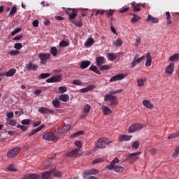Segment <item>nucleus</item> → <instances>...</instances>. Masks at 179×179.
<instances>
[{"instance_id":"nucleus-60","label":"nucleus","mask_w":179,"mask_h":179,"mask_svg":"<svg viewBox=\"0 0 179 179\" xmlns=\"http://www.w3.org/2000/svg\"><path fill=\"white\" fill-rule=\"evenodd\" d=\"M21 124H22V125H30V120L29 119H25L22 120Z\"/></svg>"},{"instance_id":"nucleus-63","label":"nucleus","mask_w":179,"mask_h":179,"mask_svg":"<svg viewBox=\"0 0 179 179\" xmlns=\"http://www.w3.org/2000/svg\"><path fill=\"white\" fill-rule=\"evenodd\" d=\"M66 92V87L62 86L59 87V93H65Z\"/></svg>"},{"instance_id":"nucleus-21","label":"nucleus","mask_w":179,"mask_h":179,"mask_svg":"<svg viewBox=\"0 0 179 179\" xmlns=\"http://www.w3.org/2000/svg\"><path fill=\"white\" fill-rule=\"evenodd\" d=\"M147 22H150V23H159V18L153 17L150 15H148Z\"/></svg>"},{"instance_id":"nucleus-24","label":"nucleus","mask_w":179,"mask_h":179,"mask_svg":"<svg viewBox=\"0 0 179 179\" xmlns=\"http://www.w3.org/2000/svg\"><path fill=\"white\" fill-rule=\"evenodd\" d=\"M101 110H102V112L103 113L104 115H107L111 114V113H113V110H111V109H110L106 106H102Z\"/></svg>"},{"instance_id":"nucleus-62","label":"nucleus","mask_w":179,"mask_h":179,"mask_svg":"<svg viewBox=\"0 0 179 179\" xmlns=\"http://www.w3.org/2000/svg\"><path fill=\"white\" fill-rule=\"evenodd\" d=\"M110 69V66L103 65L100 67V71H108Z\"/></svg>"},{"instance_id":"nucleus-61","label":"nucleus","mask_w":179,"mask_h":179,"mask_svg":"<svg viewBox=\"0 0 179 179\" xmlns=\"http://www.w3.org/2000/svg\"><path fill=\"white\" fill-rule=\"evenodd\" d=\"M6 115H7L6 121L8 120H10V118H13V117H15L13 112L8 113Z\"/></svg>"},{"instance_id":"nucleus-29","label":"nucleus","mask_w":179,"mask_h":179,"mask_svg":"<svg viewBox=\"0 0 179 179\" xmlns=\"http://www.w3.org/2000/svg\"><path fill=\"white\" fill-rule=\"evenodd\" d=\"M94 87L93 85H89L85 88H82L80 90V93H86V92H90V90H93Z\"/></svg>"},{"instance_id":"nucleus-22","label":"nucleus","mask_w":179,"mask_h":179,"mask_svg":"<svg viewBox=\"0 0 179 179\" xmlns=\"http://www.w3.org/2000/svg\"><path fill=\"white\" fill-rule=\"evenodd\" d=\"M51 174H52V171L42 173V179H51Z\"/></svg>"},{"instance_id":"nucleus-58","label":"nucleus","mask_w":179,"mask_h":179,"mask_svg":"<svg viewBox=\"0 0 179 179\" xmlns=\"http://www.w3.org/2000/svg\"><path fill=\"white\" fill-rule=\"evenodd\" d=\"M10 55H19L20 52L19 50H10L9 52Z\"/></svg>"},{"instance_id":"nucleus-8","label":"nucleus","mask_w":179,"mask_h":179,"mask_svg":"<svg viewBox=\"0 0 179 179\" xmlns=\"http://www.w3.org/2000/svg\"><path fill=\"white\" fill-rule=\"evenodd\" d=\"M139 155H141V152L130 154L127 159L130 163H135L139 159Z\"/></svg>"},{"instance_id":"nucleus-50","label":"nucleus","mask_w":179,"mask_h":179,"mask_svg":"<svg viewBox=\"0 0 179 179\" xmlns=\"http://www.w3.org/2000/svg\"><path fill=\"white\" fill-rule=\"evenodd\" d=\"M6 170H8V171H15V172L17 171V170L15 168L13 164H10V166H8L6 168Z\"/></svg>"},{"instance_id":"nucleus-35","label":"nucleus","mask_w":179,"mask_h":179,"mask_svg":"<svg viewBox=\"0 0 179 179\" xmlns=\"http://www.w3.org/2000/svg\"><path fill=\"white\" fill-rule=\"evenodd\" d=\"M113 45H115V47H121L122 45V40L117 38L115 41L113 42Z\"/></svg>"},{"instance_id":"nucleus-53","label":"nucleus","mask_w":179,"mask_h":179,"mask_svg":"<svg viewBox=\"0 0 179 179\" xmlns=\"http://www.w3.org/2000/svg\"><path fill=\"white\" fill-rule=\"evenodd\" d=\"M69 43L65 41H62L59 43V47H69Z\"/></svg>"},{"instance_id":"nucleus-5","label":"nucleus","mask_w":179,"mask_h":179,"mask_svg":"<svg viewBox=\"0 0 179 179\" xmlns=\"http://www.w3.org/2000/svg\"><path fill=\"white\" fill-rule=\"evenodd\" d=\"M143 128V125L139 123L133 124L129 127L128 129V132L129 134H134V132L141 131V129H142Z\"/></svg>"},{"instance_id":"nucleus-12","label":"nucleus","mask_w":179,"mask_h":179,"mask_svg":"<svg viewBox=\"0 0 179 179\" xmlns=\"http://www.w3.org/2000/svg\"><path fill=\"white\" fill-rule=\"evenodd\" d=\"M39 113L41 114H54V110L50 109L48 108L41 107L38 108Z\"/></svg>"},{"instance_id":"nucleus-43","label":"nucleus","mask_w":179,"mask_h":179,"mask_svg":"<svg viewBox=\"0 0 179 179\" xmlns=\"http://www.w3.org/2000/svg\"><path fill=\"white\" fill-rule=\"evenodd\" d=\"M17 12V8L16 6H13L10 13H9V15L10 16H14V15Z\"/></svg>"},{"instance_id":"nucleus-40","label":"nucleus","mask_w":179,"mask_h":179,"mask_svg":"<svg viewBox=\"0 0 179 179\" xmlns=\"http://www.w3.org/2000/svg\"><path fill=\"white\" fill-rule=\"evenodd\" d=\"M51 76L50 73H41L38 78V79H47V78H50Z\"/></svg>"},{"instance_id":"nucleus-52","label":"nucleus","mask_w":179,"mask_h":179,"mask_svg":"<svg viewBox=\"0 0 179 179\" xmlns=\"http://www.w3.org/2000/svg\"><path fill=\"white\" fill-rule=\"evenodd\" d=\"M14 48H15V50H22V48H23V45L20 43H15Z\"/></svg>"},{"instance_id":"nucleus-10","label":"nucleus","mask_w":179,"mask_h":179,"mask_svg":"<svg viewBox=\"0 0 179 179\" xmlns=\"http://www.w3.org/2000/svg\"><path fill=\"white\" fill-rule=\"evenodd\" d=\"M27 71H37L38 65L34 64L33 62H29L25 66Z\"/></svg>"},{"instance_id":"nucleus-14","label":"nucleus","mask_w":179,"mask_h":179,"mask_svg":"<svg viewBox=\"0 0 179 179\" xmlns=\"http://www.w3.org/2000/svg\"><path fill=\"white\" fill-rule=\"evenodd\" d=\"M143 106L145 107V108H148V110H152L154 107L153 103H152V101L145 99L143 101Z\"/></svg>"},{"instance_id":"nucleus-27","label":"nucleus","mask_w":179,"mask_h":179,"mask_svg":"<svg viewBox=\"0 0 179 179\" xmlns=\"http://www.w3.org/2000/svg\"><path fill=\"white\" fill-rule=\"evenodd\" d=\"M96 62L97 66H101V65L104 64V57L100 56L96 57Z\"/></svg>"},{"instance_id":"nucleus-16","label":"nucleus","mask_w":179,"mask_h":179,"mask_svg":"<svg viewBox=\"0 0 179 179\" xmlns=\"http://www.w3.org/2000/svg\"><path fill=\"white\" fill-rule=\"evenodd\" d=\"M40 175L32 173V174H26L24 176L23 179H40Z\"/></svg>"},{"instance_id":"nucleus-23","label":"nucleus","mask_w":179,"mask_h":179,"mask_svg":"<svg viewBox=\"0 0 179 179\" xmlns=\"http://www.w3.org/2000/svg\"><path fill=\"white\" fill-rule=\"evenodd\" d=\"M146 62H145V66H150L152 65V55H150V53L146 54Z\"/></svg>"},{"instance_id":"nucleus-41","label":"nucleus","mask_w":179,"mask_h":179,"mask_svg":"<svg viewBox=\"0 0 179 179\" xmlns=\"http://www.w3.org/2000/svg\"><path fill=\"white\" fill-rule=\"evenodd\" d=\"M90 110H92V106H90V105L89 104H86L84 106L83 112L85 113L86 114H89V113H90Z\"/></svg>"},{"instance_id":"nucleus-11","label":"nucleus","mask_w":179,"mask_h":179,"mask_svg":"<svg viewBox=\"0 0 179 179\" xmlns=\"http://www.w3.org/2000/svg\"><path fill=\"white\" fill-rule=\"evenodd\" d=\"M62 80V76H55L46 80L47 83H54L56 82H61Z\"/></svg>"},{"instance_id":"nucleus-51","label":"nucleus","mask_w":179,"mask_h":179,"mask_svg":"<svg viewBox=\"0 0 179 179\" xmlns=\"http://www.w3.org/2000/svg\"><path fill=\"white\" fill-rule=\"evenodd\" d=\"M52 171V174H53L55 177H61V176H62V173H61L60 171H57L55 170H53Z\"/></svg>"},{"instance_id":"nucleus-30","label":"nucleus","mask_w":179,"mask_h":179,"mask_svg":"<svg viewBox=\"0 0 179 179\" xmlns=\"http://www.w3.org/2000/svg\"><path fill=\"white\" fill-rule=\"evenodd\" d=\"M145 57V56H142L141 57H139V55H136L134 56V60L136 62L137 64H141L142 61H143V59Z\"/></svg>"},{"instance_id":"nucleus-38","label":"nucleus","mask_w":179,"mask_h":179,"mask_svg":"<svg viewBox=\"0 0 179 179\" xmlns=\"http://www.w3.org/2000/svg\"><path fill=\"white\" fill-rule=\"evenodd\" d=\"M50 54H52L53 57H57V55L58 54V49H57L56 47H52L50 48Z\"/></svg>"},{"instance_id":"nucleus-59","label":"nucleus","mask_w":179,"mask_h":179,"mask_svg":"<svg viewBox=\"0 0 179 179\" xmlns=\"http://www.w3.org/2000/svg\"><path fill=\"white\" fill-rule=\"evenodd\" d=\"M17 128H19L20 129L22 130L23 132H25V131H27V127H26V126H23L21 124H17Z\"/></svg>"},{"instance_id":"nucleus-2","label":"nucleus","mask_w":179,"mask_h":179,"mask_svg":"<svg viewBox=\"0 0 179 179\" xmlns=\"http://www.w3.org/2000/svg\"><path fill=\"white\" fill-rule=\"evenodd\" d=\"M111 141H108V140L106 138H99L96 143V149H104L106 145H110Z\"/></svg>"},{"instance_id":"nucleus-13","label":"nucleus","mask_w":179,"mask_h":179,"mask_svg":"<svg viewBox=\"0 0 179 179\" xmlns=\"http://www.w3.org/2000/svg\"><path fill=\"white\" fill-rule=\"evenodd\" d=\"M125 78L124 74H117L115 76H113L110 80L109 82H117V80H122Z\"/></svg>"},{"instance_id":"nucleus-56","label":"nucleus","mask_w":179,"mask_h":179,"mask_svg":"<svg viewBox=\"0 0 179 179\" xmlns=\"http://www.w3.org/2000/svg\"><path fill=\"white\" fill-rule=\"evenodd\" d=\"M21 31H22V28H17L11 32V36H15V34H17V33H19Z\"/></svg>"},{"instance_id":"nucleus-48","label":"nucleus","mask_w":179,"mask_h":179,"mask_svg":"<svg viewBox=\"0 0 179 179\" xmlns=\"http://www.w3.org/2000/svg\"><path fill=\"white\" fill-rule=\"evenodd\" d=\"M139 141H136L134 142H133L132 145H131V148H133V149H139Z\"/></svg>"},{"instance_id":"nucleus-54","label":"nucleus","mask_w":179,"mask_h":179,"mask_svg":"<svg viewBox=\"0 0 179 179\" xmlns=\"http://www.w3.org/2000/svg\"><path fill=\"white\" fill-rule=\"evenodd\" d=\"M73 85H76V86H82V81L80 80H73Z\"/></svg>"},{"instance_id":"nucleus-6","label":"nucleus","mask_w":179,"mask_h":179,"mask_svg":"<svg viewBox=\"0 0 179 179\" xmlns=\"http://www.w3.org/2000/svg\"><path fill=\"white\" fill-rule=\"evenodd\" d=\"M63 9L65 10L66 15H69V13L68 12V10H72V13L69 15V20H73V19H75V17H76L77 13H78V9H76V8H65V7H63Z\"/></svg>"},{"instance_id":"nucleus-44","label":"nucleus","mask_w":179,"mask_h":179,"mask_svg":"<svg viewBox=\"0 0 179 179\" xmlns=\"http://www.w3.org/2000/svg\"><path fill=\"white\" fill-rule=\"evenodd\" d=\"M115 96L111 94H106L104 97V101H110L112 99H114Z\"/></svg>"},{"instance_id":"nucleus-42","label":"nucleus","mask_w":179,"mask_h":179,"mask_svg":"<svg viewBox=\"0 0 179 179\" xmlns=\"http://www.w3.org/2000/svg\"><path fill=\"white\" fill-rule=\"evenodd\" d=\"M117 58V55L115 53H108V59L109 61H114Z\"/></svg>"},{"instance_id":"nucleus-7","label":"nucleus","mask_w":179,"mask_h":179,"mask_svg":"<svg viewBox=\"0 0 179 179\" xmlns=\"http://www.w3.org/2000/svg\"><path fill=\"white\" fill-rule=\"evenodd\" d=\"M38 57L41 59V64L42 65H46L47 61L50 59V57H51V55L50 53H39Z\"/></svg>"},{"instance_id":"nucleus-46","label":"nucleus","mask_w":179,"mask_h":179,"mask_svg":"<svg viewBox=\"0 0 179 179\" xmlns=\"http://www.w3.org/2000/svg\"><path fill=\"white\" fill-rule=\"evenodd\" d=\"M104 162V159L103 158H96L93 160L92 164H97L99 163H103Z\"/></svg>"},{"instance_id":"nucleus-57","label":"nucleus","mask_w":179,"mask_h":179,"mask_svg":"<svg viewBox=\"0 0 179 179\" xmlns=\"http://www.w3.org/2000/svg\"><path fill=\"white\" fill-rule=\"evenodd\" d=\"M178 155H179V145L177 146L176 148L175 149V152L173 154V157H177Z\"/></svg>"},{"instance_id":"nucleus-25","label":"nucleus","mask_w":179,"mask_h":179,"mask_svg":"<svg viewBox=\"0 0 179 179\" xmlns=\"http://www.w3.org/2000/svg\"><path fill=\"white\" fill-rule=\"evenodd\" d=\"M59 100H60V101H64V103H66V101H69V95L66 94H63L59 96Z\"/></svg>"},{"instance_id":"nucleus-45","label":"nucleus","mask_w":179,"mask_h":179,"mask_svg":"<svg viewBox=\"0 0 179 179\" xmlns=\"http://www.w3.org/2000/svg\"><path fill=\"white\" fill-rule=\"evenodd\" d=\"M80 135H83V131H79L71 134V138H77V136H80Z\"/></svg>"},{"instance_id":"nucleus-9","label":"nucleus","mask_w":179,"mask_h":179,"mask_svg":"<svg viewBox=\"0 0 179 179\" xmlns=\"http://www.w3.org/2000/svg\"><path fill=\"white\" fill-rule=\"evenodd\" d=\"M80 149H74L71 152L66 153L67 157H78L80 156Z\"/></svg>"},{"instance_id":"nucleus-34","label":"nucleus","mask_w":179,"mask_h":179,"mask_svg":"<svg viewBox=\"0 0 179 179\" xmlns=\"http://www.w3.org/2000/svg\"><path fill=\"white\" fill-rule=\"evenodd\" d=\"M169 61L171 62H176V61H179V54H175L169 57Z\"/></svg>"},{"instance_id":"nucleus-32","label":"nucleus","mask_w":179,"mask_h":179,"mask_svg":"<svg viewBox=\"0 0 179 179\" xmlns=\"http://www.w3.org/2000/svg\"><path fill=\"white\" fill-rule=\"evenodd\" d=\"M89 69L90 71L94 72V73H96V75H101V72H100V70L98 69L96 66H91Z\"/></svg>"},{"instance_id":"nucleus-1","label":"nucleus","mask_w":179,"mask_h":179,"mask_svg":"<svg viewBox=\"0 0 179 179\" xmlns=\"http://www.w3.org/2000/svg\"><path fill=\"white\" fill-rule=\"evenodd\" d=\"M117 163H120V159L118 157H115L113 160H112L110 164L106 165V168L108 170H113L115 173H122L124 171V167L122 166L115 165Z\"/></svg>"},{"instance_id":"nucleus-28","label":"nucleus","mask_w":179,"mask_h":179,"mask_svg":"<svg viewBox=\"0 0 179 179\" xmlns=\"http://www.w3.org/2000/svg\"><path fill=\"white\" fill-rule=\"evenodd\" d=\"M131 6H133V10L134 12H139L141 11V3H131Z\"/></svg>"},{"instance_id":"nucleus-20","label":"nucleus","mask_w":179,"mask_h":179,"mask_svg":"<svg viewBox=\"0 0 179 179\" xmlns=\"http://www.w3.org/2000/svg\"><path fill=\"white\" fill-rule=\"evenodd\" d=\"M90 64H92V62L89 60L83 61L80 64V68L81 69H86V68L90 66Z\"/></svg>"},{"instance_id":"nucleus-31","label":"nucleus","mask_w":179,"mask_h":179,"mask_svg":"<svg viewBox=\"0 0 179 179\" xmlns=\"http://www.w3.org/2000/svg\"><path fill=\"white\" fill-rule=\"evenodd\" d=\"M15 73H16V69H11L6 73V76L7 78H9V77L13 76Z\"/></svg>"},{"instance_id":"nucleus-55","label":"nucleus","mask_w":179,"mask_h":179,"mask_svg":"<svg viewBox=\"0 0 179 179\" xmlns=\"http://www.w3.org/2000/svg\"><path fill=\"white\" fill-rule=\"evenodd\" d=\"M110 106H116L117 105V96H114L113 99H110Z\"/></svg>"},{"instance_id":"nucleus-19","label":"nucleus","mask_w":179,"mask_h":179,"mask_svg":"<svg viewBox=\"0 0 179 179\" xmlns=\"http://www.w3.org/2000/svg\"><path fill=\"white\" fill-rule=\"evenodd\" d=\"M132 136H127V135H120L118 137L119 142H125L127 141H131Z\"/></svg>"},{"instance_id":"nucleus-37","label":"nucleus","mask_w":179,"mask_h":179,"mask_svg":"<svg viewBox=\"0 0 179 179\" xmlns=\"http://www.w3.org/2000/svg\"><path fill=\"white\" fill-rule=\"evenodd\" d=\"M132 16L131 23H136V22H139V20H141V17L138 16V15L132 14Z\"/></svg>"},{"instance_id":"nucleus-15","label":"nucleus","mask_w":179,"mask_h":179,"mask_svg":"<svg viewBox=\"0 0 179 179\" xmlns=\"http://www.w3.org/2000/svg\"><path fill=\"white\" fill-rule=\"evenodd\" d=\"M166 73L168 75H173V72H174V63H170V64L165 69Z\"/></svg>"},{"instance_id":"nucleus-64","label":"nucleus","mask_w":179,"mask_h":179,"mask_svg":"<svg viewBox=\"0 0 179 179\" xmlns=\"http://www.w3.org/2000/svg\"><path fill=\"white\" fill-rule=\"evenodd\" d=\"M63 129L65 132H68L69 129H71V125L70 124H65L63 127Z\"/></svg>"},{"instance_id":"nucleus-47","label":"nucleus","mask_w":179,"mask_h":179,"mask_svg":"<svg viewBox=\"0 0 179 179\" xmlns=\"http://www.w3.org/2000/svg\"><path fill=\"white\" fill-rule=\"evenodd\" d=\"M52 105L54 106V107H55V108H59V101H58V99H55L52 101Z\"/></svg>"},{"instance_id":"nucleus-49","label":"nucleus","mask_w":179,"mask_h":179,"mask_svg":"<svg viewBox=\"0 0 179 179\" xmlns=\"http://www.w3.org/2000/svg\"><path fill=\"white\" fill-rule=\"evenodd\" d=\"M7 124H8V125H11V127H15L16 125V120H7Z\"/></svg>"},{"instance_id":"nucleus-39","label":"nucleus","mask_w":179,"mask_h":179,"mask_svg":"<svg viewBox=\"0 0 179 179\" xmlns=\"http://www.w3.org/2000/svg\"><path fill=\"white\" fill-rule=\"evenodd\" d=\"M176 138H179V131L176 133H173L168 136V139H174Z\"/></svg>"},{"instance_id":"nucleus-26","label":"nucleus","mask_w":179,"mask_h":179,"mask_svg":"<svg viewBox=\"0 0 179 179\" xmlns=\"http://www.w3.org/2000/svg\"><path fill=\"white\" fill-rule=\"evenodd\" d=\"M93 44H94V39H93V38H89L85 43V45L87 48H89V47H92Z\"/></svg>"},{"instance_id":"nucleus-3","label":"nucleus","mask_w":179,"mask_h":179,"mask_svg":"<svg viewBox=\"0 0 179 179\" xmlns=\"http://www.w3.org/2000/svg\"><path fill=\"white\" fill-rule=\"evenodd\" d=\"M43 139H45V141H53L54 142H57L58 139H59V136L54 134V133H45L43 136Z\"/></svg>"},{"instance_id":"nucleus-4","label":"nucleus","mask_w":179,"mask_h":179,"mask_svg":"<svg viewBox=\"0 0 179 179\" xmlns=\"http://www.w3.org/2000/svg\"><path fill=\"white\" fill-rule=\"evenodd\" d=\"M22 148L19 147H15L8 152L7 157H8V159H13V157H16V156L19 155V152H20Z\"/></svg>"},{"instance_id":"nucleus-18","label":"nucleus","mask_w":179,"mask_h":179,"mask_svg":"<svg viewBox=\"0 0 179 179\" xmlns=\"http://www.w3.org/2000/svg\"><path fill=\"white\" fill-rule=\"evenodd\" d=\"M85 176H94L96 174H99V170L96 169H92L90 170H87L84 171Z\"/></svg>"},{"instance_id":"nucleus-33","label":"nucleus","mask_w":179,"mask_h":179,"mask_svg":"<svg viewBox=\"0 0 179 179\" xmlns=\"http://www.w3.org/2000/svg\"><path fill=\"white\" fill-rule=\"evenodd\" d=\"M73 24L77 27H82L83 26V23L82 22V18L80 17L78 20H73Z\"/></svg>"},{"instance_id":"nucleus-36","label":"nucleus","mask_w":179,"mask_h":179,"mask_svg":"<svg viewBox=\"0 0 179 179\" xmlns=\"http://www.w3.org/2000/svg\"><path fill=\"white\" fill-rule=\"evenodd\" d=\"M145 82H146V78H141L138 80L137 85L139 87H142V86H145Z\"/></svg>"},{"instance_id":"nucleus-17","label":"nucleus","mask_w":179,"mask_h":179,"mask_svg":"<svg viewBox=\"0 0 179 179\" xmlns=\"http://www.w3.org/2000/svg\"><path fill=\"white\" fill-rule=\"evenodd\" d=\"M44 128H45V125L44 124L41 125L39 127L32 130L30 132V134L28 135V136H33V135H36L37 132H40V131H41L42 129H44Z\"/></svg>"}]
</instances>
